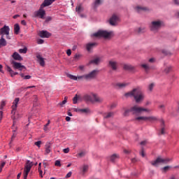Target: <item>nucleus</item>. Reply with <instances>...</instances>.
Masks as SVG:
<instances>
[{
  "label": "nucleus",
  "mask_w": 179,
  "mask_h": 179,
  "mask_svg": "<svg viewBox=\"0 0 179 179\" xmlns=\"http://www.w3.org/2000/svg\"><path fill=\"white\" fill-rule=\"evenodd\" d=\"M125 97H134L136 103H142L145 100V94L142 92L139 87L133 89L131 91L124 94Z\"/></svg>",
  "instance_id": "1"
},
{
  "label": "nucleus",
  "mask_w": 179,
  "mask_h": 179,
  "mask_svg": "<svg viewBox=\"0 0 179 179\" xmlns=\"http://www.w3.org/2000/svg\"><path fill=\"white\" fill-rule=\"evenodd\" d=\"M142 111H145L146 113H150V109L139 107L138 106H134L130 109L124 110L123 113L124 117H129V113H131L134 115H137V114H141Z\"/></svg>",
  "instance_id": "2"
},
{
  "label": "nucleus",
  "mask_w": 179,
  "mask_h": 179,
  "mask_svg": "<svg viewBox=\"0 0 179 179\" xmlns=\"http://www.w3.org/2000/svg\"><path fill=\"white\" fill-rule=\"evenodd\" d=\"M83 99L85 101H90V103H92V104H94V103L101 104V103L104 101V99H103V97L94 93L91 94V95L86 94L84 96Z\"/></svg>",
  "instance_id": "3"
},
{
  "label": "nucleus",
  "mask_w": 179,
  "mask_h": 179,
  "mask_svg": "<svg viewBox=\"0 0 179 179\" xmlns=\"http://www.w3.org/2000/svg\"><path fill=\"white\" fill-rule=\"evenodd\" d=\"M163 26H164V22L162 20H155L151 22L150 24V29L151 31H159V30H160Z\"/></svg>",
  "instance_id": "4"
},
{
  "label": "nucleus",
  "mask_w": 179,
  "mask_h": 179,
  "mask_svg": "<svg viewBox=\"0 0 179 179\" xmlns=\"http://www.w3.org/2000/svg\"><path fill=\"white\" fill-rule=\"evenodd\" d=\"M114 34L113 31H104V30H99L97 32L92 34L94 37H103V38H110Z\"/></svg>",
  "instance_id": "5"
},
{
  "label": "nucleus",
  "mask_w": 179,
  "mask_h": 179,
  "mask_svg": "<svg viewBox=\"0 0 179 179\" xmlns=\"http://www.w3.org/2000/svg\"><path fill=\"white\" fill-rule=\"evenodd\" d=\"M20 99L15 98L12 106L13 110H11V114H13L12 116V119L13 120V127L15 126V124H16V121H17V119L20 117L19 115L18 117H16L15 115L16 114V108H17V104L19 103Z\"/></svg>",
  "instance_id": "6"
},
{
  "label": "nucleus",
  "mask_w": 179,
  "mask_h": 179,
  "mask_svg": "<svg viewBox=\"0 0 179 179\" xmlns=\"http://www.w3.org/2000/svg\"><path fill=\"white\" fill-rule=\"evenodd\" d=\"M99 71L97 69L92 70L90 73L85 74V80L90 82V80H94L97 78Z\"/></svg>",
  "instance_id": "7"
},
{
  "label": "nucleus",
  "mask_w": 179,
  "mask_h": 179,
  "mask_svg": "<svg viewBox=\"0 0 179 179\" xmlns=\"http://www.w3.org/2000/svg\"><path fill=\"white\" fill-rule=\"evenodd\" d=\"M33 162H30V160H27L25 166L24 168V179H27L29 173H30V170H31V167H33Z\"/></svg>",
  "instance_id": "8"
},
{
  "label": "nucleus",
  "mask_w": 179,
  "mask_h": 179,
  "mask_svg": "<svg viewBox=\"0 0 179 179\" xmlns=\"http://www.w3.org/2000/svg\"><path fill=\"white\" fill-rule=\"evenodd\" d=\"M169 162H171V159L170 158H166L163 159L160 157L157 158V160L151 162L152 166H155V167H157L160 163H162L163 164H167Z\"/></svg>",
  "instance_id": "9"
},
{
  "label": "nucleus",
  "mask_w": 179,
  "mask_h": 179,
  "mask_svg": "<svg viewBox=\"0 0 179 179\" xmlns=\"http://www.w3.org/2000/svg\"><path fill=\"white\" fill-rule=\"evenodd\" d=\"M44 16H45V10H44L41 6L39 10L34 13V17H40L41 19H44Z\"/></svg>",
  "instance_id": "10"
},
{
  "label": "nucleus",
  "mask_w": 179,
  "mask_h": 179,
  "mask_svg": "<svg viewBox=\"0 0 179 179\" xmlns=\"http://www.w3.org/2000/svg\"><path fill=\"white\" fill-rule=\"evenodd\" d=\"M108 66L111 68L112 71H117L118 70V62L114 59H110L108 62Z\"/></svg>",
  "instance_id": "11"
},
{
  "label": "nucleus",
  "mask_w": 179,
  "mask_h": 179,
  "mask_svg": "<svg viewBox=\"0 0 179 179\" xmlns=\"http://www.w3.org/2000/svg\"><path fill=\"white\" fill-rule=\"evenodd\" d=\"M13 64V69H18V71H23V69H26V66L22 65V63H19L15 60L11 62Z\"/></svg>",
  "instance_id": "12"
},
{
  "label": "nucleus",
  "mask_w": 179,
  "mask_h": 179,
  "mask_svg": "<svg viewBox=\"0 0 179 179\" xmlns=\"http://www.w3.org/2000/svg\"><path fill=\"white\" fill-rule=\"evenodd\" d=\"M118 21H120V17L115 14H113L109 20V24H110V26H117Z\"/></svg>",
  "instance_id": "13"
},
{
  "label": "nucleus",
  "mask_w": 179,
  "mask_h": 179,
  "mask_svg": "<svg viewBox=\"0 0 179 179\" xmlns=\"http://www.w3.org/2000/svg\"><path fill=\"white\" fill-rule=\"evenodd\" d=\"M85 47H86L87 51H88V52H90V51H92L93 48H96V47H97V43L96 42L88 43L86 44Z\"/></svg>",
  "instance_id": "14"
},
{
  "label": "nucleus",
  "mask_w": 179,
  "mask_h": 179,
  "mask_svg": "<svg viewBox=\"0 0 179 179\" xmlns=\"http://www.w3.org/2000/svg\"><path fill=\"white\" fill-rule=\"evenodd\" d=\"M39 36L41 38H50L51 37V33L48 32V31H39Z\"/></svg>",
  "instance_id": "15"
},
{
  "label": "nucleus",
  "mask_w": 179,
  "mask_h": 179,
  "mask_svg": "<svg viewBox=\"0 0 179 179\" xmlns=\"http://www.w3.org/2000/svg\"><path fill=\"white\" fill-rule=\"evenodd\" d=\"M10 29L9 26L4 25L2 28L0 29V36H3V34H9Z\"/></svg>",
  "instance_id": "16"
},
{
  "label": "nucleus",
  "mask_w": 179,
  "mask_h": 179,
  "mask_svg": "<svg viewBox=\"0 0 179 179\" xmlns=\"http://www.w3.org/2000/svg\"><path fill=\"white\" fill-rule=\"evenodd\" d=\"M37 62H38L39 65L41 66H45V62L44 61V58L41 56V55L38 54L36 55Z\"/></svg>",
  "instance_id": "17"
},
{
  "label": "nucleus",
  "mask_w": 179,
  "mask_h": 179,
  "mask_svg": "<svg viewBox=\"0 0 179 179\" xmlns=\"http://www.w3.org/2000/svg\"><path fill=\"white\" fill-rule=\"evenodd\" d=\"M115 86L117 89H125L127 86H129V83H117L115 84Z\"/></svg>",
  "instance_id": "18"
},
{
  "label": "nucleus",
  "mask_w": 179,
  "mask_h": 179,
  "mask_svg": "<svg viewBox=\"0 0 179 179\" xmlns=\"http://www.w3.org/2000/svg\"><path fill=\"white\" fill-rule=\"evenodd\" d=\"M55 0H44L43 3L41 5V8H45V6H50Z\"/></svg>",
  "instance_id": "19"
},
{
  "label": "nucleus",
  "mask_w": 179,
  "mask_h": 179,
  "mask_svg": "<svg viewBox=\"0 0 179 179\" xmlns=\"http://www.w3.org/2000/svg\"><path fill=\"white\" fill-rule=\"evenodd\" d=\"M13 59L15 61H23V57L19 55L17 52H15L12 55Z\"/></svg>",
  "instance_id": "20"
},
{
  "label": "nucleus",
  "mask_w": 179,
  "mask_h": 179,
  "mask_svg": "<svg viewBox=\"0 0 179 179\" xmlns=\"http://www.w3.org/2000/svg\"><path fill=\"white\" fill-rule=\"evenodd\" d=\"M6 71H8V73H10V75L12 78H13V76H16V75H19V73L14 72L12 70V68H10V66H6Z\"/></svg>",
  "instance_id": "21"
},
{
  "label": "nucleus",
  "mask_w": 179,
  "mask_h": 179,
  "mask_svg": "<svg viewBox=\"0 0 179 179\" xmlns=\"http://www.w3.org/2000/svg\"><path fill=\"white\" fill-rule=\"evenodd\" d=\"M136 10H137V12L138 13H141V12H148L149 11V8H148V7H143V6H137L136 7Z\"/></svg>",
  "instance_id": "22"
},
{
  "label": "nucleus",
  "mask_w": 179,
  "mask_h": 179,
  "mask_svg": "<svg viewBox=\"0 0 179 179\" xmlns=\"http://www.w3.org/2000/svg\"><path fill=\"white\" fill-rule=\"evenodd\" d=\"M172 67L170 65L164 64V73H170L171 72Z\"/></svg>",
  "instance_id": "23"
},
{
  "label": "nucleus",
  "mask_w": 179,
  "mask_h": 179,
  "mask_svg": "<svg viewBox=\"0 0 179 179\" xmlns=\"http://www.w3.org/2000/svg\"><path fill=\"white\" fill-rule=\"evenodd\" d=\"M8 43L6 42V40L3 38V35L1 36L0 38V48H2V47H6Z\"/></svg>",
  "instance_id": "24"
},
{
  "label": "nucleus",
  "mask_w": 179,
  "mask_h": 179,
  "mask_svg": "<svg viewBox=\"0 0 179 179\" xmlns=\"http://www.w3.org/2000/svg\"><path fill=\"white\" fill-rule=\"evenodd\" d=\"M141 68H143V69H145V72L146 73H149V71H150V69H152V67H150V66H149L148 64H143L141 65Z\"/></svg>",
  "instance_id": "25"
},
{
  "label": "nucleus",
  "mask_w": 179,
  "mask_h": 179,
  "mask_svg": "<svg viewBox=\"0 0 179 179\" xmlns=\"http://www.w3.org/2000/svg\"><path fill=\"white\" fill-rule=\"evenodd\" d=\"M99 62H101V57H96V58L90 61V64H94V65H99Z\"/></svg>",
  "instance_id": "26"
},
{
  "label": "nucleus",
  "mask_w": 179,
  "mask_h": 179,
  "mask_svg": "<svg viewBox=\"0 0 179 179\" xmlns=\"http://www.w3.org/2000/svg\"><path fill=\"white\" fill-rule=\"evenodd\" d=\"M123 69H124L125 71H134V69H135V67H134L131 64H124Z\"/></svg>",
  "instance_id": "27"
},
{
  "label": "nucleus",
  "mask_w": 179,
  "mask_h": 179,
  "mask_svg": "<svg viewBox=\"0 0 179 179\" xmlns=\"http://www.w3.org/2000/svg\"><path fill=\"white\" fill-rule=\"evenodd\" d=\"M117 159H120V155H118L117 154H113L110 157V162H112V163H115V162H116L117 160Z\"/></svg>",
  "instance_id": "28"
},
{
  "label": "nucleus",
  "mask_w": 179,
  "mask_h": 179,
  "mask_svg": "<svg viewBox=\"0 0 179 179\" xmlns=\"http://www.w3.org/2000/svg\"><path fill=\"white\" fill-rule=\"evenodd\" d=\"M51 152V143H48L45 145V155L50 154Z\"/></svg>",
  "instance_id": "29"
},
{
  "label": "nucleus",
  "mask_w": 179,
  "mask_h": 179,
  "mask_svg": "<svg viewBox=\"0 0 179 179\" xmlns=\"http://www.w3.org/2000/svg\"><path fill=\"white\" fill-rule=\"evenodd\" d=\"M19 31H20V27L19 24H15L14 25V33L15 34H19Z\"/></svg>",
  "instance_id": "30"
},
{
  "label": "nucleus",
  "mask_w": 179,
  "mask_h": 179,
  "mask_svg": "<svg viewBox=\"0 0 179 179\" xmlns=\"http://www.w3.org/2000/svg\"><path fill=\"white\" fill-rule=\"evenodd\" d=\"M134 121H148V117L140 116L134 118Z\"/></svg>",
  "instance_id": "31"
},
{
  "label": "nucleus",
  "mask_w": 179,
  "mask_h": 179,
  "mask_svg": "<svg viewBox=\"0 0 179 179\" xmlns=\"http://www.w3.org/2000/svg\"><path fill=\"white\" fill-rule=\"evenodd\" d=\"M100 5H101V0H95L94 2V8H98Z\"/></svg>",
  "instance_id": "32"
},
{
  "label": "nucleus",
  "mask_w": 179,
  "mask_h": 179,
  "mask_svg": "<svg viewBox=\"0 0 179 179\" xmlns=\"http://www.w3.org/2000/svg\"><path fill=\"white\" fill-rule=\"evenodd\" d=\"M147 121H150V122H153V121H157V117L155 116L147 117Z\"/></svg>",
  "instance_id": "33"
},
{
  "label": "nucleus",
  "mask_w": 179,
  "mask_h": 179,
  "mask_svg": "<svg viewBox=\"0 0 179 179\" xmlns=\"http://www.w3.org/2000/svg\"><path fill=\"white\" fill-rule=\"evenodd\" d=\"M76 10L78 12V13H80V12H83V7H82V5L80 4L76 8Z\"/></svg>",
  "instance_id": "34"
},
{
  "label": "nucleus",
  "mask_w": 179,
  "mask_h": 179,
  "mask_svg": "<svg viewBox=\"0 0 179 179\" xmlns=\"http://www.w3.org/2000/svg\"><path fill=\"white\" fill-rule=\"evenodd\" d=\"M113 117H114V113L113 112H110L107 113L106 115H103V118H111Z\"/></svg>",
  "instance_id": "35"
},
{
  "label": "nucleus",
  "mask_w": 179,
  "mask_h": 179,
  "mask_svg": "<svg viewBox=\"0 0 179 179\" xmlns=\"http://www.w3.org/2000/svg\"><path fill=\"white\" fill-rule=\"evenodd\" d=\"M90 109L89 108L81 109V114H89Z\"/></svg>",
  "instance_id": "36"
},
{
  "label": "nucleus",
  "mask_w": 179,
  "mask_h": 179,
  "mask_svg": "<svg viewBox=\"0 0 179 179\" xmlns=\"http://www.w3.org/2000/svg\"><path fill=\"white\" fill-rule=\"evenodd\" d=\"M18 52L20 54H26L27 52V48L24 47L23 49H19Z\"/></svg>",
  "instance_id": "37"
},
{
  "label": "nucleus",
  "mask_w": 179,
  "mask_h": 179,
  "mask_svg": "<svg viewBox=\"0 0 179 179\" xmlns=\"http://www.w3.org/2000/svg\"><path fill=\"white\" fill-rule=\"evenodd\" d=\"M85 74L83 75V76H77V80H86V77H85Z\"/></svg>",
  "instance_id": "38"
},
{
  "label": "nucleus",
  "mask_w": 179,
  "mask_h": 179,
  "mask_svg": "<svg viewBox=\"0 0 179 179\" xmlns=\"http://www.w3.org/2000/svg\"><path fill=\"white\" fill-rule=\"evenodd\" d=\"M50 125V120L48 121V123L44 125L43 130L45 132H47V131H50V129H48V126Z\"/></svg>",
  "instance_id": "39"
},
{
  "label": "nucleus",
  "mask_w": 179,
  "mask_h": 179,
  "mask_svg": "<svg viewBox=\"0 0 179 179\" xmlns=\"http://www.w3.org/2000/svg\"><path fill=\"white\" fill-rule=\"evenodd\" d=\"M68 77L69 78V79H71L72 80H78V77H76V76L69 74Z\"/></svg>",
  "instance_id": "40"
},
{
  "label": "nucleus",
  "mask_w": 179,
  "mask_h": 179,
  "mask_svg": "<svg viewBox=\"0 0 179 179\" xmlns=\"http://www.w3.org/2000/svg\"><path fill=\"white\" fill-rule=\"evenodd\" d=\"M166 134V129L164 127H161L160 132L158 135H164Z\"/></svg>",
  "instance_id": "41"
},
{
  "label": "nucleus",
  "mask_w": 179,
  "mask_h": 179,
  "mask_svg": "<svg viewBox=\"0 0 179 179\" xmlns=\"http://www.w3.org/2000/svg\"><path fill=\"white\" fill-rule=\"evenodd\" d=\"M154 87H155V83H152L151 84H150L148 85V90H150V92H152V90H153Z\"/></svg>",
  "instance_id": "42"
},
{
  "label": "nucleus",
  "mask_w": 179,
  "mask_h": 179,
  "mask_svg": "<svg viewBox=\"0 0 179 179\" xmlns=\"http://www.w3.org/2000/svg\"><path fill=\"white\" fill-rule=\"evenodd\" d=\"M78 94H76L75 96L73 98V104H76L78 103Z\"/></svg>",
  "instance_id": "43"
},
{
  "label": "nucleus",
  "mask_w": 179,
  "mask_h": 179,
  "mask_svg": "<svg viewBox=\"0 0 179 179\" xmlns=\"http://www.w3.org/2000/svg\"><path fill=\"white\" fill-rule=\"evenodd\" d=\"M89 169V166L87 165H84L83 167V172L85 174V173H86V171H87Z\"/></svg>",
  "instance_id": "44"
},
{
  "label": "nucleus",
  "mask_w": 179,
  "mask_h": 179,
  "mask_svg": "<svg viewBox=\"0 0 179 179\" xmlns=\"http://www.w3.org/2000/svg\"><path fill=\"white\" fill-rule=\"evenodd\" d=\"M55 166H57V167H61V161L56 160L55 162Z\"/></svg>",
  "instance_id": "45"
},
{
  "label": "nucleus",
  "mask_w": 179,
  "mask_h": 179,
  "mask_svg": "<svg viewBox=\"0 0 179 179\" xmlns=\"http://www.w3.org/2000/svg\"><path fill=\"white\" fill-rule=\"evenodd\" d=\"M82 57V55L76 54L74 56V59H76V61L79 60V59Z\"/></svg>",
  "instance_id": "46"
},
{
  "label": "nucleus",
  "mask_w": 179,
  "mask_h": 179,
  "mask_svg": "<svg viewBox=\"0 0 179 179\" xmlns=\"http://www.w3.org/2000/svg\"><path fill=\"white\" fill-rule=\"evenodd\" d=\"M6 106L5 101H2L1 102V106H0V110H3V107Z\"/></svg>",
  "instance_id": "47"
},
{
  "label": "nucleus",
  "mask_w": 179,
  "mask_h": 179,
  "mask_svg": "<svg viewBox=\"0 0 179 179\" xmlns=\"http://www.w3.org/2000/svg\"><path fill=\"white\" fill-rule=\"evenodd\" d=\"M86 152H82L78 154V157H84L85 156Z\"/></svg>",
  "instance_id": "48"
},
{
  "label": "nucleus",
  "mask_w": 179,
  "mask_h": 179,
  "mask_svg": "<svg viewBox=\"0 0 179 179\" xmlns=\"http://www.w3.org/2000/svg\"><path fill=\"white\" fill-rule=\"evenodd\" d=\"M6 164V162H1V164L0 165V173H1V171H2V168L5 167Z\"/></svg>",
  "instance_id": "49"
},
{
  "label": "nucleus",
  "mask_w": 179,
  "mask_h": 179,
  "mask_svg": "<svg viewBox=\"0 0 179 179\" xmlns=\"http://www.w3.org/2000/svg\"><path fill=\"white\" fill-rule=\"evenodd\" d=\"M34 144L36 145V146H38V148H41V141H36V142H35Z\"/></svg>",
  "instance_id": "50"
},
{
  "label": "nucleus",
  "mask_w": 179,
  "mask_h": 179,
  "mask_svg": "<svg viewBox=\"0 0 179 179\" xmlns=\"http://www.w3.org/2000/svg\"><path fill=\"white\" fill-rule=\"evenodd\" d=\"M140 155H141L142 157H145V151L143 150V147L141 148V152H140Z\"/></svg>",
  "instance_id": "51"
},
{
  "label": "nucleus",
  "mask_w": 179,
  "mask_h": 179,
  "mask_svg": "<svg viewBox=\"0 0 179 179\" xmlns=\"http://www.w3.org/2000/svg\"><path fill=\"white\" fill-rule=\"evenodd\" d=\"M64 104H66V100H64L63 101H62L59 103V105L61 106V107H64Z\"/></svg>",
  "instance_id": "52"
},
{
  "label": "nucleus",
  "mask_w": 179,
  "mask_h": 179,
  "mask_svg": "<svg viewBox=\"0 0 179 179\" xmlns=\"http://www.w3.org/2000/svg\"><path fill=\"white\" fill-rule=\"evenodd\" d=\"M160 122H161V128H164V127H165L164 120L163 119H162L160 120Z\"/></svg>",
  "instance_id": "53"
},
{
  "label": "nucleus",
  "mask_w": 179,
  "mask_h": 179,
  "mask_svg": "<svg viewBox=\"0 0 179 179\" xmlns=\"http://www.w3.org/2000/svg\"><path fill=\"white\" fill-rule=\"evenodd\" d=\"M71 176H72V172L70 171V172H69V173L66 175L65 178H69V177H71Z\"/></svg>",
  "instance_id": "54"
},
{
  "label": "nucleus",
  "mask_w": 179,
  "mask_h": 179,
  "mask_svg": "<svg viewBox=\"0 0 179 179\" xmlns=\"http://www.w3.org/2000/svg\"><path fill=\"white\" fill-rule=\"evenodd\" d=\"M37 43H38V44H43L44 43V40L38 39Z\"/></svg>",
  "instance_id": "55"
},
{
  "label": "nucleus",
  "mask_w": 179,
  "mask_h": 179,
  "mask_svg": "<svg viewBox=\"0 0 179 179\" xmlns=\"http://www.w3.org/2000/svg\"><path fill=\"white\" fill-rule=\"evenodd\" d=\"M51 20H52V17H47L45 19L46 22H51Z\"/></svg>",
  "instance_id": "56"
},
{
  "label": "nucleus",
  "mask_w": 179,
  "mask_h": 179,
  "mask_svg": "<svg viewBox=\"0 0 179 179\" xmlns=\"http://www.w3.org/2000/svg\"><path fill=\"white\" fill-rule=\"evenodd\" d=\"M64 153H69V148L63 149Z\"/></svg>",
  "instance_id": "57"
},
{
  "label": "nucleus",
  "mask_w": 179,
  "mask_h": 179,
  "mask_svg": "<svg viewBox=\"0 0 179 179\" xmlns=\"http://www.w3.org/2000/svg\"><path fill=\"white\" fill-rule=\"evenodd\" d=\"M143 31H145V28H138V33H143Z\"/></svg>",
  "instance_id": "58"
},
{
  "label": "nucleus",
  "mask_w": 179,
  "mask_h": 179,
  "mask_svg": "<svg viewBox=\"0 0 179 179\" xmlns=\"http://www.w3.org/2000/svg\"><path fill=\"white\" fill-rule=\"evenodd\" d=\"M80 71H85V66L80 65L78 66Z\"/></svg>",
  "instance_id": "59"
},
{
  "label": "nucleus",
  "mask_w": 179,
  "mask_h": 179,
  "mask_svg": "<svg viewBox=\"0 0 179 179\" xmlns=\"http://www.w3.org/2000/svg\"><path fill=\"white\" fill-rule=\"evenodd\" d=\"M66 54L69 57H70V55L72 54V51L71 50V49L67 50Z\"/></svg>",
  "instance_id": "60"
},
{
  "label": "nucleus",
  "mask_w": 179,
  "mask_h": 179,
  "mask_svg": "<svg viewBox=\"0 0 179 179\" xmlns=\"http://www.w3.org/2000/svg\"><path fill=\"white\" fill-rule=\"evenodd\" d=\"M39 176H41V178H43V171L40 169V168H38Z\"/></svg>",
  "instance_id": "61"
},
{
  "label": "nucleus",
  "mask_w": 179,
  "mask_h": 179,
  "mask_svg": "<svg viewBox=\"0 0 179 179\" xmlns=\"http://www.w3.org/2000/svg\"><path fill=\"white\" fill-rule=\"evenodd\" d=\"M115 107H117V103H112L110 106L111 110H113V108H115Z\"/></svg>",
  "instance_id": "62"
},
{
  "label": "nucleus",
  "mask_w": 179,
  "mask_h": 179,
  "mask_svg": "<svg viewBox=\"0 0 179 179\" xmlns=\"http://www.w3.org/2000/svg\"><path fill=\"white\" fill-rule=\"evenodd\" d=\"M74 111L76 113H81L82 109H80V108H74Z\"/></svg>",
  "instance_id": "63"
},
{
  "label": "nucleus",
  "mask_w": 179,
  "mask_h": 179,
  "mask_svg": "<svg viewBox=\"0 0 179 179\" xmlns=\"http://www.w3.org/2000/svg\"><path fill=\"white\" fill-rule=\"evenodd\" d=\"M149 62H150L151 64H153L155 61V58H150L149 60Z\"/></svg>",
  "instance_id": "64"
}]
</instances>
